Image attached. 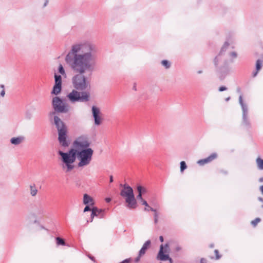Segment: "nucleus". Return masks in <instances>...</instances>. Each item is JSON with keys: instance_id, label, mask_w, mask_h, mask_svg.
I'll return each instance as SVG.
<instances>
[{"instance_id": "22", "label": "nucleus", "mask_w": 263, "mask_h": 263, "mask_svg": "<svg viewBox=\"0 0 263 263\" xmlns=\"http://www.w3.org/2000/svg\"><path fill=\"white\" fill-rule=\"evenodd\" d=\"M79 151H80V149H79L78 148H76L74 149L72 148L70 150H69L68 152H67L66 153L69 154L70 156H74V158L75 159H76V158L77 159V158H78V153H79Z\"/></svg>"}, {"instance_id": "19", "label": "nucleus", "mask_w": 263, "mask_h": 263, "mask_svg": "<svg viewBox=\"0 0 263 263\" xmlns=\"http://www.w3.org/2000/svg\"><path fill=\"white\" fill-rule=\"evenodd\" d=\"M142 190H143V193L146 192V190L145 188L143 187L142 186L139 185L137 186V190L138 192V195L137 196V199L139 200L141 202H142V200H144L142 198Z\"/></svg>"}, {"instance_id": "18", "label": "nucleus", "mask_w": 263, "mask_h": 263, "mask_svg": "<svg viewBox=\"0 0 263 263\" xmlns=\"http://www.w3.org/2000/svg\"><path fill=\"white\" fill-rule=\"evenodd\" d=\"M83 202L84 204H89L90 205H93L95 203L92 198L87 194L84 195Z\"/></svg>"}, {"instance_id": "2", "label": "nucleus", "mask_w": 263, "mask_h": 263, "mask_svg": "<svg viewBox=\"0 0 263 263\" xmlns=\"http://www.w3.org/2000/svg\"><path fill=\"white\" fill-rule=\"evenodd\" d=\"M230 48V43L226 42L219 53L214 60V64L217 68L218 77L221 80H223L228 74L229 69L228 68V62L225 55L226 48L229 49Z\"/></svg>"}, {"instance_id": "17", "label": "nucleus", "mask_w": 263, "mask_h": 263, "mask_svg": "<svg viewBox=\"0 0 263 263\" xmlns=\"http://www.w3.org/2000/svg\"><path fill=\"white\" fill-rule=\"evenodd\" d=\"M25 137L23 136H20L16 137H13L10 139V143L14 145H17L22 143L25 140Z\"/></svg>"}, {"instance_id": "45", "label": "nucleus", "mask_w": 263, "mask_h": 263, "mask_svg": "<svg viewBox=\"0 0 263 263\" xmlns=\"http://www.w3.org/2000/svg\"><path fill=\"white\" fill-rule=\"evenodd\" d=\"M259 189L262 195H263V185L260 186Z\"/></svg>"}, {"instance_id": "14", "label": "nucleus", "mask_w": 263, "mask_h": 263, "mask_svg": "<svg viewBox=\"0 0 263 263\" xmlns=\"http://www.w3.org/2000/svg\"><path fill=\"white\" fill-rule=\"evenodd\" d=\"M104 210L99 209L97 207L93 206L91 209V213L89 219L87 220V223L92 222L95 217L102 218L104 217Z\"/></svg>"}, {"instance_id": "52", "label": "nucleus", "mask_w": 263, "mask_h": 263, "mask_svg": "<svg viewBox=\"0 0 263 263\" xmlns=\"http://www.w3.org/2000/svg\"><path fill=\"white\" fill-rule=\"evenodd\" d=\"M143 193H143V190H142V194Z\"/></svg>"}, {"instance_id": "46", "label": "nucleus", "mask_w": 263, "mask_h": 263, "mask_svg": "<svg viewBox=\"0 0 263 263\" xmlns=\"http://www.w3.org/2000/svg\"><path fill=\"white\" fill-rule=\"evenodd\" d=\"M159 240H160L161 242H163V240H164L163 236H160Z\"/></svg>"}, {"instance_id": "40", "label": "nucleus", "mask_w": 263, "mask_h": 263, "mask_svg": "<svg viewBox=\"0 0 263 263\" xmlns=\"http://www.w3.org/2000/svg\"><path fill=\"white\" fill-rule=\"evenodd\" d=\"M200 263H206V259L204 258H202L200 259Z\"/></svg>"}, {"instance_id": "5", "label": "nucleus", "mask_w": 263, "mask_h": 263, "mask_svg": "<svg viewBox=\"0 0 263 263\" xmlns=\"http://www.w3.org/2000/svg\"><path fill=\"white\" fill-rule=\"evenodd\" d=\"M93 150L92 148H85L79 151L77 160L79 162L78 166L79 167H83L88 165L92 159Z\"/></svg>"}, {"instance_id": "33", "label": "nucleus", "mask_w": 263, "mask_h": 263, "mask_svg": "<svg viewBox=\"0 0 263 263\" xmlns=\"http://www.w3.org/2000/svg\"><path fill=\"white\" fill-rule=\"evenodd\" d=\"M56 240H57V245H63V246L65 245V241H64L63 239H61V238L57 237L56 238Z\"/></svg>"}, {"instance_id": "42", "label": "nucleus", "mask_w": 263, "mask_h": 263, "mask_svg": "<svg viewBox=\"0 0 263 263\" xmlns=\"http://www.w3.org/2000/svg\"><path fill=\"white\" fill-rule=\"evenodd\" d=\"M111 198H105V201H106V202H108V203L110 202V201H111Z\"/></svg>"}, {"instance_id": "27", "label": "nucleus", "mask_w": 263, "mask_h": 263, "mask_svg": "<svg viewBox=\"0 0 263 263\" xmlns=\"http://www.w3.org/2000/svg\"><path fill=\"white\" fill-rule=\"evenodd\" d=\"M180 171L181 173H183L185 170L187 168V165L185 161H182L180 163Z\"/></svg>"}, {"instance_id": "35", "label": "nucleus", "mask_w": 263, "mask_h": 263, "mask_svg": "<svg viewBox=\"0 0 263 263\" xmlns=\"http://www.w3.org/2000/svg\"><path fill=\"white\" fill-rule=\"evenodd\" d=\"M86 206L84 209V211H83L84 212H86L88 211L91 212V209H92V208H91V205H90L89 204H86Z\"/></svg>"}, {"instance_id": "4", "label": "nucleus", "mask_w": 263, "mask_h": 263, "mask_svg": "<svg viewBox=\"0 0 263 263\" xmlns=\"http://www.w3.org/2000/svg\"><path fill=\"white\" fill-rule=\"evenodd\" d=\"M121 191L120 195L125 199L126 207L129 209H136L137 203L135 197L133 189L129 185L124 184Z\"/></svg>"}, {"instance_id": "6", "label": "nucleus", "mask_w": 263, "mask_h": 263, "mask_svg": "<svg viewBox=\"0 0 263 263\" xmlns=\"http://www.w3.org/2000/svg\"><path fill=\"white\" fill-rule=\"evenodd\" d=\"M67 98L71 103L77 102H84L89 101V94L86 91L80 92L75 89L72 90L67 95Z\"/></svg>"}, {"instance_id": "12", "label": "nucleus", "mask_w": 263, "mask_h": 263, "mask_svg": "<svg viewBox=\"0 0 263 263\" xmlns=\"http://www.w3.org/2000/svg\"><path fill=\"white\" fill-rule=\"evenodd\" d=\"M92 114L94 119V124L96 126H99L102 122V118L100 109L96 106H92L91 108Z\"/></svg>"}, {"instance_id": "23", "label": "nucleus", "mask_w": 263, "mask_h": 263, "mask_svg": "<svg viewBox=\"0 0 263 263\" xmlns=\"http://www.w3.org/2000/svg\"><path fill=\"white\" fill-rule=\"evenodd\" d=\"M256 163L257 168L260 170H263V159L260 157L257 158Z\"/></svg>"}, {"instance_id": "25", "label": "nucleus", "mask_w": 263, "mask_h": 263, "mask_svg": "<svg viewBox=\"0 0 263 263\" xmlns=\"http://www.w3.org/2000/svg\"><path fill=\"white\" fill-rule=\"evenodd\" d=\"M161 64L165 69H169L171 66V63L166 60L161 61Z\"/></svg>"}, {"instance_id": "43", "label": "nucleus", "mask_w": 263, "mask_h": 263, "mask_svg": "<svg viewBox=\"0 0 263 263\" xmlns=\"http://www.w3.org/2000/svg\"><path fill=\"white\" fill-rule=\"evenodd\" d=\"M133 89L135 91H137V87H136V84L135 83L134 84V86L133 87Z\"/></svg>"}, {"instance_id": "8", "label": "nucleus", "mask_w": 263, "mask_h": 263, "mask_svg": "<svg viewBox=\"0 0 263 263\" xmlns=\"http://www.w3.org/2000/svg\"><path fill=\"white\" fill-rule=\"evenodd\" d=\"M52 105L54 110L58 112L67 113L70 110L68 104L58 97L53 98Z\"/></svg>"}, {"instance_id": "44", "label": "nucleus", "mask_w": 263, "mask_h": 263, "mask_svg": "<svg viewBox=\"0 0 263 263\" xmlns=\"http://www.w3.org/2000/svg\"><path fill=\"white\" fill-rule=\"evenodd\" d=\"M109 182H110V183H111V182H113V177H112V176H111H111H110V177H109Z\"/></svg>"}, {"instance_id": "38", "label": "nucleus", "mask_w": 263, "mask_h": 263, "mask_svg": "<svg viewBox=\"0 0 263 263\" xmlns=\"http://www.w3.org/2000/svg\"><path fill=\"white\" fill-rule=\"evenodd\" d=\"M227 89V88L225 86H221L219 88V91H223L226 90Z\"/></svg>"}, {"instance_id": "9", "label": "nucleus", "mask_w": 263, "mask_h": 263, "mask_svg": "<svg viewBox=\"0 0 263 263\" xmlns=\"http://www.w3.org/2000/svg\"><path fill=\"white\" fill-rule=\"evenodd\" d=\"M239 103L242 110V125L247 128L251 127V122L249 118V110L247 103L243 102L242 96L239 97Z\"/></svg>"}, {"instance_id": "28", "label": "nucleus", "mask_w": 263, "mask_h": 263, "mask_svg": "<svg viewBox=\"0 0 263 263\" xmlns=\"http://www.w3.org/2000/svg\"><path fill=\"white\" fill-rule=\"evenodd\" d=\"M217 154L216 153H213L211 154L209 157H208L206 158L208 159V161L209 163L212 162L214 159L217 158Z\"/></svg>"}, {"instance_id": "32", "label": "nucleus", "mask_w": 263, "mask_h": 263, "mask_svg": "<svg viewBox=\"0 0 263 263\" xmlns=\"http://www.w3.org/2000/svg\"><path fill=\"white\" fill-rule=\"evenodd\" d=\"M141 203H142V205H144V206H145V208H144V211H150L149 208H151V207L149 206L148 204L147 203V202L145 200H142V202H141Z\"/></svg>"}, {"instance_id": "24", "label": "nucleus", "mask_w": 263, "mask_h": 263, "mask_svg": "<svg viewBox=\"0 0 263 263\" xmlns=\"http://www.w3.org/2000/svg\"><path fill=\"white\" fill-rule=\"evenodd\" d=\"M150 211L153 212L154 214V222L155 224L157 223L158 222V213L157 210L153 208H149Z\"/></svg>"}, {"instance_id": "30", "label": "nucleus", "mask_w": 263, "mask_h": 263, "mask_svg": "<svg viewBox=\"0 0 263 263\" xmlns=\"http://www.w3.org/2000/svg\"><path fill=\"white\" fill-rule=\"evenodd\" d=\"M59 72L63 76L66 77V73L65 70L61 64L59 66Z\"/></svg>"}, {"instance_id": "49", "label": "nucleus", "mask_w": 263, "mask_h": 263, "mask_svg": "<svg viewBox=\"0 0 263 263\" xmlns=\"http://www.w3.org/2000/svg\"><path fill=\"white\" fill-rule=\"evenodd\" d=\"M230 97H228V98H226V99H225V100H226V101H227H227H229V100H230Z\"/></svg>"}, {"instance_id": "36", "label": "nucleus", "mask_w": 263, "mask_h": 263, "mask_svg": "<svg viewBox=\"0 0 263 263\" xmlns=\"http://www.w3.org/2000/svg\"><path fill=\"white\" fill-rule=\"evenodd\" d=\"M214 253L215 254V259L218 260L221 257V255L219 254V252L218 250H214Z\"/></svg>"}, {"instance_id": "20", "label": "nucleus", "mask_w": 263, "mask_h": 263, "mask_svg": "<svg viewBox=\"0 0 263 263\" xmlns=\"http://www.w3.org/2000/svg\"><path fill=\"white\" fill-rule=\"evenodd\" d=\"M46 213L45 209L41 205L35 212V214L40 217L44 216L46 215Z\"/></svg>"}, {"instance_id": "26", "label": "nucleus", "mask_w": 263, "mask_h": 263, "mask_svg": "<svg viewBox=\"0 0 263 263\" xmlns=\"http://www.w3.org/2000/svg\"><path fill=\"white\" fill-rule=\"evenodd\" d=\"M49 0H37L39 4L43 8H45L47 6V5L49 3Z\"/></svg>"}, {"instance_id": "29", "label": "nucleus", "mask_w": 263, "mask_h": 263, "mask_svg": "<svg viewBox=\"0 0 263 263\" xmlns=\"http://www.w3.org/2000/svg\"><path fill=\"white\" fill-rule=\"evenodd\" d=\"M262 65V61L259 59L257 60L256 62V70L259 71Z\"/></svg>"}, {"instance_id": "15", "label": "nucleus", "mask_w": 263, "mask_h": 263, "mask_svg": "<svg viewBox=\"0 0 263 263\" xmlns=\"http://www.w3.org/2000/svg\"><path fill=\"white\" fill-rule=\"evenodd\" d=\"M233 46L230 44V48L229 49H226L227 50L225 51V55L227 60H229L230 62H233L234 60L237 58V53L235 51H232V49L233 48Z\"/></svg>"}, {"instance_id": "51", "label": "nucleus", "mask_w": 263, "mask_h": 263, "mask_svg": "<svg viewBox=\"0 0 263 263\" xmlns=\"http://www.w3.org/2000/svg\"><path fill=\"white\" fill-rule=\"evenodd\" d=\"M89 258H90L91 260H93V259H94V257H89Z\"/></svg>"}, {"instance_id": "34", "label": "nucleus", "mask_w": 263, "mask_h": 263, "mask_svg": "<svg viewBox=\"0 0 263 263\" xmlns=\"http://www.w3.org/2000/svg\"><path fill=\"white\" fill-rule=\"evenodd\" d=\"M260 221V219L259 218H256L254 220H252L251 221V224L254 227H255L258 223H259Z\"/></svg>"}, {"instance_id": "10", "label": "nucleus", "mask_w": 263, "mask_h": 263, "mask_svg": "<svg viewBox=\"0 0 263 263\" xmlns=\"http://www.w3.org/2000/svg\"><path fill=\"white\" fill-rule=\"evenodd\" d=\"M170 251L169 245L166 243L164 245H161L160 250L157 256V259L161 261L168 260L170 263H173V259L168 255Z\"/></svg>"}, {"instance_id": "11", "label": "nucleus", "mask_w": 263, "mask_h": 263, "mask_svg": "<svg viewBox=\"0 0 263 263\" xmlns=\"http://www.w3.org/2000/svg\"><path fill=\"white\" fill-rule=\"evenodd\" d=\"M90 142L88 138L86 136H81L77 138L73 142L74 148L79 149H84L85 148H91L89 147Z\"/></svg>"}, {"instance_id": "13", "label": "nucleus", "mask_w": 263, "mask_h": 263, "mask_svg": "<svg viewBox=\"0 0 263 263\" xmlns=\"http://www.w3.org/2000/svg\"><path fill=\"white\" fill-rule=\"evenodd\" d=\"M55 84L53 87L51 93L54 95L59 94L62 90V78L61 75L54 74Z\"/></svg>"}, {"instance_id": "31", "label": "nucleus", "mask_w": 263, "mask_h": 263, "mask_svg": "<svg viewBox=\"0 0 263 263\" xmlns=\"http://www.w3.org/2000/svg\"><path fill=\"white\" fill-rule=\"evenodd\" d=\"M209 163L206 158L199 160L197 161V164L199 165H204L205 164Z\"/></svg>"}, {"instance_id": "7", "label": "nucleus", "mask_w": 263, "mask_h": 263, "mask_svg": "<svg viewBox=\"0 0 263 263\" xmlns=\"http://www.w3.org/2000/svg\"><path fill=\"white\" fill-rule=\"evenodd\" d=\"M58 154L61 157V160L63 162L62 168H66V172H70L74 168L73 163L76 159L74 156H70L67 153L61 151H59Z\"/></svg>"}, {"instance_id": "47", "label": "nucleus", "mask_w": 263, "mask_h": 263, "mask_svg": "<svg viewBox=\"0 0 263 263\" xmlns=\"http://www.w3.org/2000/svg\"><path fill=\"white\" fill-rule=\"evenodd\" d=\"M202 72H203V71H202V70H198V71H197V73H198V74H201V73H202Z\"/></svg>"}, {"instance_id": "1", "label": "nucleus", "mask_w": 263, "mask_h": 263, "mask_svg": "<svg viewBox=\"0 0 263 263\" xmlns=\"http://www.w3.org/2000/svg\"><path fill=\"white\" fill-rule=\"evenodd\" d=\"M98 48L89 41H81L73 44L65 57V61L71 69L77 73L72 78L73 87L84 91L90 88V84L85 73H91L95 69Z\"/></svg>"}, {"instance_id": "21", "label": "nucleus", "mask_w": 263, "mask_h": 263, "mask_svg": "<svg viewBox=\"0 0 263 263\" xmlns=\"http://www.w3.org/2000/svg\"><path fill=\"white\" fill-rule=\"evenodd\" d=\"M30 188V194L32 197H34L36 195L38 190L36 187L35 184H32L29 185Z\"/></svg>"}, {"instance_id": "3", "label": "nucleus", "mask_w": 263, "mask_h": 263, "mask_svg": "<svg viewBox=\"0 0 263 263\" xmlns=\"http://www.w3.org/2000/svg\"><path fill=\"white\" fill-rule=\"evenodd\" d=\"M54 123L58 134V141L60 145L67 147L70 144L67 135V128L65 123L58 116L54 117Z\"/></svg>"}, {"instance_id": "41", "label": "nucleus", "mask_w": 263, "mask_h": 263, "mask_svg": "<svg viewBox=\"0 0 263 263\" xmlns=\"http://www.w3.org/2000/svg\"><path fill=\"white\" fill-rule=\"evenodd\" d=\"M5 90L4 89H3L1 93H0V95L2 97H4L5 96Z\"/></svg>"}, {"instance_id": "37", "label": "nucleus", "mask_w": 263, "mask_h": 263, "mask_svg": "<svg viewBox=\"0 0 263 263\" xmlns=\"http://www.w3.org/2000/svg\"><path fill=\"white\" fill-rule=\"evenodd\" d=\"M182 249V247L179 246V245H176L174 248V250L176 251V252H179L180 251H181Z\"/></svg>"}, {"instance_id": "50", "label": "nucleus", "mask_w": 263, "mask_h": 263, "mask_svg": "<svg viewBox=\"0 0 263 263\" xmlns=\"http://www.w3.org/2000/svg\"><path fill=\"white\" fill-rule=\"evenodd\" d=\"M0 87H1L2 88H3V89H4V85H3V84L1 85Z\"/></svg>"}, {"instance_id": "48", "label": "nucleus", "mask_w": 263, "mask_h": 263, "mask_svg": "<svg viewBox=\"0 0 263 263\" xmlns=\"http://www.w3.org/2000/svg\"><path fill=\"white\" fill-rule=\"evenodd\" d=\"M259 181L260 182H263V177H261L259 179Z\"/></svg>"}, {"instance_id": "39", "label": "nucleus", "mask_w": 263, "mask_h": 263, "mask_svg": "<svg viewBox=\"0 0 263 263\" xmlns=\"http://www.w3.org/2000/svg\"><path fill=\"white\" fill-rule=\"evenodd\" d=\"M258 71H257V70H254V71H253L252 72V77L253 78H255L257 76V74H258Z\"/></svg>"}, {"instance_id": "16", "label": "nucleus", "mask_w": 263, "mask_h": 263, "mask_svg": "<svg viewBox=\"0 0 263 263\" xmlns=\"http://www.w3.org/2000/svg\"><path fill=\"white\" fill-rule=\"evenodd\" d=\"M151 243V240H148L145 242V243L143 244L142 247L141 248V249L140 250V251L139 252V257L136 259V261H138L139 260V258L141 256L145 254L147 249L149 247Z\"/></svg>"}]
</instances>
